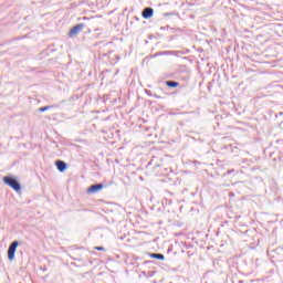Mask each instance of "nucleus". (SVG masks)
Returning <instances> with one entry per match:
<instances>
[{"label": "nucleus", "mask_w": 283, "mask_h": 283, "mask_svg": "<svg viewBox=\"0 0 283 283\" xmlns=\"http://www.w3.org/2000/svg\"><path fill=\"white\" fill-rule=\"evenodd\" d=\"M171 13H165V17H170Z\"/></svg>", "instance_id": "16"}, {"label": "nucleus", "mask_w": 283, "mask_h": 283, "mask_svg": "<svg viewBox=\"0 0 283 283\" xmlns=\"http://www.w3.org/2000/svg\"><path fill=\"white\" fill-rule=\"evenodd\" d=\"M148 255L153 260H160V261L165 260V254H163V253H149Z\"/></svg>", "instance_id": "8"}, {"label": "nucleus", "mask_w": 283, "mask_h": 283, "mask_svg": "<svg viewBox=\"0 0 283 283\" xmlns=\"http://www.w3.org/2000/svg\"><path fill=\"white\" fill-rule=\"evenodd\" d=\"M158 157H153L151 160L148 163L147 167H153V169H158L160 164L157 163Z\"/></svg>", "instance_id": "7"}, {"label": "nucleus", "mask_w": 283, "mask_h": 283, "mask_svg": "<svg viewBox=\"0 0 283 283\" xmlns=\"http://www.w3.org/2000/svg\"><path fill=\"white\" fill-rule=\"evenodd\" d=\"M4 185H8L13 191H17V193L21 192V182L17 180V178L12 176H6L3 177Z\"/></svg>", "instance_id": "1"}, {"label": "nucleus", "mask_w": 283, "mask_h": 283, "mask_svg": "<svg viewBox=\"0 0 283 283\" xmlns=\"http://www.w3.org/2000/svg\"><path fill=\"white\" fill-rule=\"evenodd\" d=\"M95 251H105L104 247H95Z\"/></svg>", "instance_id": "12"}, {"label": "nucleus", "mask_w": 283, "mask_h": 283, "mask_svg": "<svg viewBox=\"0 0 283 283\" xmlns=\"http://www.w3.org/2000/svg\"><path fill=\"white\" fill-rule=\"evenodd\" d=\"M166 85L167 87H178L180 83L176 81H166Z\"/></svg>", "instance_id": "11"}, {"label": "nucleus", "mask_w": 283, "mask_h": 283, "mask_svg": "<svg viewBox=\"0 0 283 283\" xmlns=\"http://www.w3.org/2000/svg\"><path fill=\"white\" fill-rule=\"evenodd\" d=\"M55 167H56L57 171H60V174H63L67 170V163H65L61 159H57V160H55Z\"/></svg>", "instance_id": "5"}, {"label": "nucleus", "mask_w": 283, "mask_h": 283, "mask_svg": "<svg viewBox=\"0 0 283 283\" xmlns=\"http://www.w3.org/2000/svg\"><path fill=\"white\" fill-rule=\"evenodd\" d=\"M142 17L143 19H151L154 17V8L151 7H146L142 11Z\"/></svg>", "instance_id": "6"}, {"label": "nucleus", "mask_w": 283, "mask_h": 283, "mask_svg": "<svg viewBox=\"0 0 283 283\" xmlns=\"http://www.w3.org/2000/svg\"><path fill=\"white\" fill-rule=\"evenodd\" d=\"M167 28H169V25H167V27H161L160 30H167Z\"/></svg>", "instance_id": "15"}, {"label": "nucleus", "mask_w": 283, "mask_h": 283, "mask_svg": "<svg viewBox=\"0 0 283 283\" xmlns=\"http://www.w3.org/2000/svg\"><path fill=\"white\" fill-rule=\"evenodd\" d=\"M171 54H174V51L157 52L155 55H153V59H156V56H169Z\"/></svg>", "instance_id": "9"}, {"label": "nucleus", "mask_w": 283, "mask_h": 283, "mask_svg": "<svg viewBox=\"0 0 283 283\" xmlns=\"http://www.w3.org/2000/svg\"><path fill=\"white\" fill-rule=\"evenodd\" d=\"M85 28V24L83 23H78L76 25H74L70 32H69V36H76V34H80V32H83V29Z\"/></svg>", "instance_id": "3"}, {"label": "nucleus", "mask_w": 283, "mask_h": 283, "mask_svg": "<svg viewBox=\"0 0 283 283\" xmlns=\"http://www.w3.org/2000/svg\"><path fill=\"white\" fill-rule=\"evenodd\" d=\"M20 244L21 243L19 241H17V240L10 243V245L8 248V251H7L8 260L10 262H12L14 260L15 254H17V249L19 248Z\"/></svg>", "instance_id": "2"}, {"label": "nucleus", "mask_w": 283, "mask_h": 283, "mask_svg": "<svg viewBox=\"0 0 283 283\" xmlns=\"http://www.w3.org/2000/svg\"><path fill=\"white\" fill-rule=\"evenodd\" d=\"M171 30H172L174 32H182V30H181L180 28H171Z\"/></svg>", "instance_id": "13"}, {"label": "nucleus", "mask_w": 283, "mask_h": 283, "mask_svg": "<svg viewBox=\"0 0 283 283\" xmlns=\"http://www.w3.org/2000/svg\"><path fill=\"white\" fill-rule=\"evenodd\" d=\"M105 185L103 184H94L87 188V193H98V191L103 190Z\"/></svg>", "instance_id": "4"}, {"label": "nucleus", "mask_w": 283, "mask_h": 283, "mask_svg": "<svg viewBox=\"0 0 283 283\" xmlns=\"http://www.w3.org/2000/svg\"><path fill=\"white\" fill-rule=\"evenodd\" d=\"M53 107H59V105L42 106V107L38 108V112H40V113L48 112L49 109H53Z\"/></svg>", "instance_id": "10"}, {"label": "nucleus", "mask_w": 283, "mask_h": 283, "mask_svg": "<svg viewBox=\"0 0 283 283\" xmlns=\"http://www.w3.org/2000/svg\"><path fill=\"white\" fill-rule=\"evenodd\" d=\"M155 98H160V95H155Z\"/></svg>", "instance_id": "17"}, {"label": "nucleus", "mask_w": 283, "mask_h": 283, "mask_svg": "<svg viewBox=\"0 0 283 283\" xmlns=\"http://www.w3.org/2000/svg\"><path fill=\"white\" fill-rule=\"evenodd\" d=\"M233 171H234L233 169L228 170V171H227V175H229V174H233Z\"/></svg>", "instance_id": "14"}]
</instances>
